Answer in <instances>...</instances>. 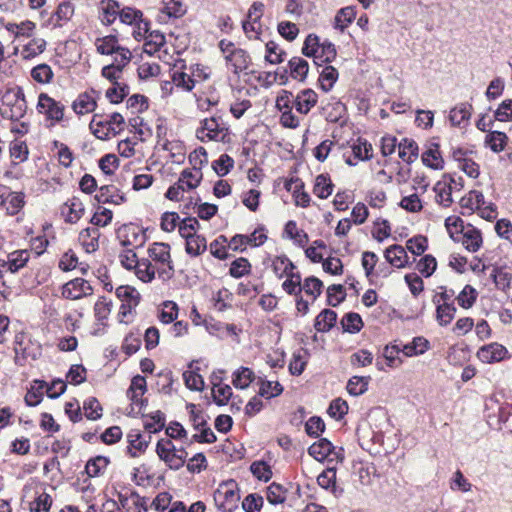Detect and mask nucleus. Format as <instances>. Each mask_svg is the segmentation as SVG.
I'll return each mask as SVG.
<instances>
[{
  "instance_id": "24",
  "label": "nucleus",
  "mask_w": 512,
  "mask_h": 512,
  "mask_svg": "<svg viewBox=\"0 0 512 512\" xmlns=\"http://www.w3.org/2000/svg\"><path fill=\"white\" fill-rule=\"evenodd\" d=\"M434 192L436 193V202L443 207H449L453 202L452 199V186L446 180V175L443 176V180L438 181L434 186Z\"/></svg>"
},
{
  "instance_id": "59",
  "label": "nucleus",
  "mask_w": 512,
  "mask_h": 512,
  "mask_svg": "<svg viewBox=\"0 0 512 512\" xmlns=\"http://www.w3.org/2000/svg\"><path fill=\"white\" fill-rule=\"evenodd\" d=\"M151 419V421H146L144 423V428L149 433H157L161 431L165 426V415L160 410H157L150 415H147Z\"/></svg>"
},
{
  "instance_id": "3",
  "label": "nucleus",
  "mask_w": 512,
  "mask_h": 512,
  "mask_svg": "<svg viewBox=\"0 0 512 512\" xmlns=\"http://www.w3.org/2000/svg\"><path fill=\"white\" fill-rule=\"evenodd\" d=\"M228 134L221 116H212L200 121V126L196 129L195 136L201 142L217 141L224 142Z\"/></svg>"
},
{
  "instance_id": "4",
  "label": "nucleus",
  "mask_w": 512,
  "mask_h": 512,
  "mask_svg": "<svg viewBox=\"0 0 512 512\" xmlns=\"http://www.w3.org/2000/svg\"><path fill=\"white\" fill-rule=\"evenodd\" d=\"M239 500V490L233 480L221 484L214 492L215 504L222 512H233L238 507Z\"/></svg>"
},
{
  "instance_id": "15",
  "label": "nucleus",
  "mask_w": 512,
  "mask_h": 512,
  "mask_svg": "<svg viewBox=\"0 0 512 512\" xmlns=\"http://www.w3.org/2000/svg\"><path fill=\"white\" fill-rule=\"evenodd\" d=\"M318 96L312 89H304L300 91L294 98L293 106L296 111L301 114H308L310 110L316 105Z\"/></svg>"
},
{
  "instance_id": "25",
  "label": "nucleus",
  "mask_w": 512,
  "mask_h": 512,
  "mask_svg": "<svg viewBox=\"0 0 512 512\" xmlns=\"http://www.w3.org/2000/svg\"><path fill=\"white\" fill-rule=\"evenodd\" d=\"M100 20L105 25L112 24L119 17L120 5L115 0H102Z\"/></svg>"
},
{
  "instance_id": "27",
  "label": "nucleus",
  "mask_w": 512,
  "mask_h": 512,
  "mask_svg": "<svg viewBox=\"0 0 512 512\" xmlns=\"http://www.w3.org/2000/svg\"><path fill=\"white\" fill-rule=\"evenodd\" d=\"M398 149L399 157L407 164L418 158V145L413 139L403 138L398 144Z\"/></svg>"
},
{
  "instance_id": "56",
  "label": "nucleus",
  "mask_w": 512,
  "mask_h": 512,
  "mask_svg": "<svg viewBox=\"0 0 512 512\" xmlns=\"http://www.w3.org/2000/svg\"><path fill=\"white\" fill-rule=\"evenodd\" d=\"M283 392V387L279 382L260 380L259 395L267 399L279 396Z\"/></svg>"
},
{
  "instance_id": "36",
  "label": "nucleus",
  "mask_w": 512,
  "mask_h": 512,
  "mask_svg": "<svg viewBox=\"0 0 512 512\" xmlns=\"http://www.w3.org/2000/svg\"><path fill=\"white\" fill-rule=\"evenodd\" d=\"M317 482H318L319 486H321L322 488H324L326 490H331V492L335 496H338L342 492V490H340L338 493V490H337L336 469L335 468H327L326 470H324L317 477Z\"/></svg>"
},
{
  "instance_id": "5",
  "label": "nucleus",
  "mask_w": 512,
  "mask_h": 512,
  "mask_svg": "<svg viewBox=\"0 0 512 512\" xmlns=\"http://www.w3.org/2000/svg\"><path fill=\"white\" fill-rule=\"evenodd\" d=\"M149 257L163 265L164 267L158 268V275L160 278L166 280L171 279L174 275V267L171 261L170 245L163 242H154L148 248Z\"/></svg>"
},
{
  "instance_id": "2",
  "label": "nucleus",
  "mask_w": 512,
  "mask_h": 512,
  "mask_svg": "<svg viewBox=\"0 0 512 512\" xmlns=\"http://www.w3.org/2000/svg\"><path fill=\"white\" fill-rule=\"evenodd\" d=\"M302 53L306 57L313 58L314 64L322 66L332 62L337 55L335 45L329 41L320 43L319 37L315 34H309L303 44Z\"/></svg>"
},
{
  "instance_id": "43",
  "label": "nucleus",
  "mask_w": 512,
  "mask_h": 512,
  "mask_svg": "<svg viewBox=\"0 0 512 512\" xmlns=\"http://www.w3.org/2000/svg\"><path fill=\"white\" fill-rule=\"evenodd\" d=\"M507 136L500 131H492L485 137V144L495 153L505 149Z\"/></svg>"
},
{
  "instance_id": "42",
  "label": "nucleus",
  "mask_w": 512,
  "mask_h": 512,
  "mask_svg": "<svg viewBox=\"0 0 512 512\" xmlns=\"http://www.w3.org/2000/svg\"><path fill=\"white\" fill-rule=\"evenodd\" d=\"M109 463V458L96 456L87 462L85 466L86 473L89 477H97L107 468Z\"/></svg>"
},
{
  "instance_id": "53",
  "label": "nucleus",
  "mask_w": 512,
  "mask_h": 512,
  "mask_svg": "<svg viewBox=\"0 0 512 512\" xmlns=\"http://www.w3.org/2000/svg\"><path fill=\"white\" fill-rule=\"evenodd\" d=\"M228 239L224 235L218 236L210 243V253L219 260H225L229 257L227 252Z\"/></svg>"
},
{
  "instance_id": "64",
  "label": "nucleus",
  "mask_w": 512,
  "mask_h": 512,
  "mask_svg": "<svg viewBox=\"0 0 512 512\" xmlns=\"http://www.w3.org/2000/svg\"><path fill=\"white\" fill-rule=\"evenodd\" d=\"M251 473L261 481H269L272 477L270 466L264 461H255L250 466Z\"/></svg>"
},
{
  "instance_id": "44",
  "label": "nucleus",
  "mask_w": 512,
  "mask_h": 512,
  "mask_svg": "<svg viewBox=\"0 0 512 512\" xmlns=\"http://www.w3.org/2000/svg\"><path fill=\"white\" fill-rule=\"evenodd\" d=\"M251 264L247 258L240 257L235 259L229 268V275L235 279H239L243 276L251 273Z\"/></svg>"
},
{
  "instance_id": "8",
  "label": "nucleus",
  "mask_w": 512,
  "mask_h": 512,
  "mask_svg": "<svg viewBox=\"0 0 512 512\" xmlns=\"http://www.w3.org/2000/svg\"><path fill=\"white\" fill-rule=\"evenodd\" d=\"M118 238L123 247L132 248L142 247L146 240L144 231L133 224L122 226L118 230Z\"/></svg>"
},
{
  "instance_id": "20",
  "label": "nucleus",
  "mask_w": 512,
  "mask_h": 512,
  "mask_svg": "<svg viewBox=\"0 0 512 512\" xmlns=\"http://www.w3.org/2000/svg\"><path fill=\"white\" fill-rule=\"evenodd\" d=\"M484 204V195L477 190H471L460 200V206L463 210L462 214H471L475 210H480Z\"/></svg>"
},
{
  "instance_id": "60",
  "label": "nucleus",
  "mask_w": 512,
  "mask_h": 512,
  "mask_svg": "<svg viewBox=\"0 0 512 512\" xmlns=\"http://www.w3.org/2000/svg\"><path fill=\"white\" fill-rule=\"evenodd\" d=\"M83 410L89 420H98L102 416V407L95 397H89L84 401Z\"/></svg>"
},
{
  "instance_id": "32",
  "label": "nucleus",
  "mask_w": 512,
  "mask_h": 512,
  "mask_svg": "<svg viewBox=\"0 0 512 512\" xmlns=\"http://www.w3.org/2000/svg\"><path fill=\"white\" fill-rule=\"evenodd\" d=\"M308 356V351L304 348L295 351L289 363V372L295 376L301 375L305 370Z\"/></svg>"
},
{
  "instance_id": "31",
  "label": "nucleus",
  "mask_w": 512,
  "mask_h": 512,
  "mask_svg": "<svg viewBox=\"0 0 512 512\" xmlns=\"http://www.w3.org/2000/svg\"><path fill=\"white\" fill-rule=\"evenodd\" d=\"M334 185L328 174H320L315 179L313 193L321 198H328L333 192Z\"/></svg>"
},
{
  "instance_id": "57",
  "label": "nucleus",
  "mask_w": 512,
  "mask_h": 512,
  "mask_svg": "<svg viewBox=\"0 0 512 512\" xmlns=\"http://www.w3.org/2000/svg\"><path fill=\"white\" fill-rule=\"evenodd\" d=\"M301 287L307 295L312 296L314 301L322 293L323 282L315 276H310L304 280V283L301 285Z\"/></svg>"
},
{
  "instance_id": "29",
  "label": "nucleus",
  "mask_w": 512,
  "mask_h": 512,
  "mask_svg": "<svg viewBox=\"0 0 512 512\" xmlns=\"http://www.w3.org/2000/svg\"><path fill=\"white\" fill-rule=\"evenodd\" d=\"M186 240V253L192 257L201 255L207 249V241L203 235H194L184 238Z\"/></svg>"
},
{
  "instance_id": "35",
  "label": "nucleus",
  "mask_w": 512,
  "mask_h": 512,
  "mask_svg": "<svg viewBox=\"0 0 512 512\" xmlns=\"http://www.w3.org/2000/svg\"><path fill=\"white\" fill-rule=\"evenodd\" d=\"M370 376H353L349 379L346 389L352 396H360L368 390Z\"/></svg>"
},
{
  "instance_id": "30",
  "label": "nucleus",
  "mask_w": 512,
  "mask_h": 512,
  "mask_svg": "<svg viewBox=\"0 0 512 512\" xmlns=\"http://www.w3.org/2000/svg\"><path fill=\"white\" fill-rule=\"evenodd\" d=\"M47 383L43 380H34L31 388L27 391L25 395V403L27 406H37L43 399V391Z\"/></svg>"
},
{
  "instance_id": "33",
  "label": "nucleus",
  "mask_w": 512,
  "mask_h": 512,
  "mask_svg": "<svg viewBox=\"0 0 512 512\" xmlns=\"http://www.w3.org/2000/svg\"><path fill=\"white\" fill-rule=\"evenodd\" d=\"M339 73L337 69L331 65L323 67L319 75L320 88L324 92H329L338 79Z\"/></svg>"
},
{
  "instance_id": "63",
  "label": "nucleus",
  "mask_w": 512,
  "mask_h": 512,
  "mask_svg": "<svg viewBox=\"0 0 512 512\" xmlns=\"http://www.w3.org/2000/svg\"><path fill=\"white\" fill-rule=\"evenodd\" d=\"M275 274L282 278L285 274H288V270L295 269L293 262L285 255L277 256L272 263Z\"/></svg>"
},
{
  "instance_id": "47",
  "label": "nucleus",
  "mask_w": 512,
  "mask_h": 512,
  "mask_svg": "<svg viewBox=\"0 0 512 512\" xmlns=\"http://www.w3.org/2000/svg\"><path fill=\"white\" fill-rule=\"evenodd\" d=\"M117 38L113 35H109L103 37L101 39H97L96 46L97 51L102 55H111L116 53L122 48L117 44Z\"/></svg>"
},
{
  "instance_id": "1",
  "label": "nucleus",
  "mask_w": 512,
  "mask_h": 512,
  "mask_svg": "<svg viewBox=\"0 0 512 512\" xmlns=\"http://www.w3.org/2000/svg\"><path fill=\"white\" fill-rule=\"evenodd\" d=\"M27 104L21 87L9 88L0 100V114L3 118L18 121L26 113Z\"/></svg>"
},
{
  "instance_id": "52",
  "label": "nucleus",
  "mask_w": 512,
  "mask_h": 512,
  "mask_svg": "<svg viewBox=\"0 0 512 512\" xmlns=\"http://www.w3.org/2000/svg\"><path fill=\"white\" fill-rule=\"evenodd\" d=\"M491 277L497 288L506 290L510 286L512 274L506 267H495L492 270Z\"/></svg>"
},
{
  "instance_id": "21",
  "label": "nucleus",
  "mask_w": 512,
  "mask_h": 512,
  "mask_svg": "<svg viewBox=\"0 0 512 512\" xmlns=\"http://www.w3.org/2000/svg\"><path fill=\"white\" fill-rule=\"evenodd\" d=\"M100 231L97 227H88L79 233V241L87 253L99 248Z\"/></svg>"
},
{
  "instance_id": "38",
  "label": "nucleus",
  "mask_w": 512,
  "mask_h": 512,
  "mask_svg": "<svg viewBox=\"0 0 512 512\" xmlns=\"http://www.w3.org/2000/svg\"><path fill=\"white\" fill-rule=\"evenodd\" d=\"M289 68L291 77L299 81H304L309 71L308 62L301 57L291 58Z\"/></svg>"
},
{
  "instance_id": "46",
  "label": "nucleus",
  "mask_w": 512,
  "mask_h": 512,
  "mask_svg": "<svg viewBox=\"0 0 512 512\" xmlns=\"http://www.w3.org/2000/svg\"><path fill=\"white\" fill-rule=\"evenodd\" d=\"M65 208L68 209L66 221L69 223H76L84 213V205L81 200L76 197H73L69 202L65 203Z\"/></svg>"
},
{
  "instance_id": "50",
  "label": "nucleus",
  "mask_w": 512,
  "mask_h": 512,
  "mask_svg": "<svg viewBox=\"0 0 512 512\" xmlns=\"http://www.w3.org/2000/svg\"><path fill=\"white\" fill-rule=\"evenodd\" d=\"M74 14V7L71 3L63 2L57 7V10L52 16L55 26L61 27L63 22H67Z\"/></svg>"
},
{
  "instance_id": "41",
  "label": "nucleus",
  "mask_w": 512,
  "mask_h": 512,
  "mask_svg": "<svg viewBox=\"0 0 512 512\" xmlns=\"http://www.w3.org/2000/svg\"><path fill=\"white\" fill-rule=\"evenodd\" d=\"M463 245L470 252H476L482 244L480 231L474 228H468L463 232Z\"/></svg>"
},
{
  "instance_id": "55",
  "label": "nucleus",
  "mask_w": 512,
  "mask_h": 512,
  "mask_svg": "<svg viewBox=\"0 0 512 512\" xmlns=\"http://www.w3.org/2000/svg\"><path fill=\"white\" fill-rule=\"evenodd\" d=\"M346 298L343 285L333 284L327 288V304L332 307L338 306Z\"/></svg>"
},
{
  "instance_id": "34",
  "label": "nucleus",
  "mask_w": 512,
  "mask_h": 512,
  "mask_svg": "<svg viewBox=\"0 0 512 512\" xmlns=\"http://www.w3.org/2000/svg\"><path fill=\"white\" fill-rule=\"evenodd\" d=\"M472 105L469 103H461L452 108L449 113V119L454 126H460L463 122L468 121L471 117Z\"/></svg>"
},
{
  "instance_id": "14",
  "label": "nucleus",
  "mask_w": 512,
  "mask_h": 512,
  "mask_svg": "<svg viewBox=\"0 0 512 512\" xmlns=\"http://www.w3.org/2000/svg\"><path fill=\"white\" fill-rule=\"evenodd\" d=\"M89 128L93 135L100 140H107L110 135H117L118 131L115 127L110 126L106 119L99 114H95L89 124Z\"/></svg>"
},
{
  "instance_id": "16",
  "label": "nucleus",
  "mask_w": 512,
  "mask_h": 512,
  "mask_svg": "<svg viewBox=\"0 0 512 512\" xmlns=\"http://www.w3.org/2000/svg\"><path fill=\"white\" fill-rule=\"evenodd\" d=\"M5 187H0V204L5 205L6 211L9 215H16L24 206V194L22 192H9L7 196L2 192Z\"/></svg>"
},
{
  "instance_id": "62",
  "label": "nucleus",
  "mask_w": 512,
  "mask_h": 512,
  "mask_svg": "<svg viewBox=\"0 0 512 512\" xmlns=\"http://www.w3.org/2000/svg\"><path fill=\"white\" fill-rule=\"evenodd\" d=\"M31 77L38 83H49L53 78V71L47 64H39L31 70Z\"/></svg>"
},
{
  "instance_id": "13",
  "label": "nucleus",
  "mask_w": 512,
  "mask_h": 512,
  "mask_svg": "<svg viewBox=\"0 0 512 512\" xmlns=\"http://www.w3.org/2000/svg\"><path fill=\"white\" fill-rule=\"evenodd\" d=\"M225 60L231 65L234 74L239 75L251 64L248 52L241 48H233V51L225 56Z\"/></svg>"
},
{
  "instance_id": "11",
  "label": "nucleus",
  "mask_w": 512,
  "mask_h": 512,
  "mask_svg": "<svg viewBox=\"0 0 512 512\" xmlns=\"http://www.w3.org/2000/svg\"><path fill=\"white\" fill-rule=\"evenodd\" d=\"M116 296L123 302L121 312L126 315L132 308H135L141 299L140 293L132 286L122 285L116 289Z\"/></svg>"
},
{
  "instance_id": "23",
  "label": "nucleus",
  "mask_w": 512,
  "mask_h": 512,
  "mask_svg": "<svg viewBox=\"0 0 512 512\" xmlns=\"http://www.w3.org/2000/svg\"><path fill=\"white\" fill-rule=\"evenodd\" d=\"M337 321V313L331 309L322 310L315 318L314 328L317 332L330 331Z\"/></svg>"
},
{
  "instance_id": "54",
  "label": "nucleus",
  "mask_w": 512,
  "mask_h": 512,
  "mask_svg": "<svg viewBox=\"0 0 512 512\" xmlns=\"http://www.w3.org/2000/svg\"><path fill=\"white\" fill-rule=\"evenodd\" d=\"M477 299V291L471 285H465L462 291L456 297V300L464 309L471 308Z\"/></svg>"
},
{
  "instance_id": "12",
  "label": "nucleus",
  "mask_w": 512,
  "mask_h": 512,
  "mask_svg": "<svg viewBox=\"0 0 512 512\" xmlns=\"http://www.w3.org/2000/svg\"><path fill=\"white\" fill-rule=\"evenodd\" d=\"M126 438L128 442L126 452L132 458H136L139 456V454L144 453L148 448L149 442L151 440V436H148V438L145 439L141 432L136 429L131 430L127 434Z\"/></svg>"
},
{
  "instance_id": "6",
  "label": "nucleus",
  "mask_w": 512,
  "mask_h": 512,
  "mask_svg": "<svg viewBox=\"0 0 512 512\" xmlns=\"http://www.w3.org/2000/svg\"><path fill=\"white\" fill-rule=\"evenodd\" d=\"M310 456L315 458L317 461H343L344 454L343 449L337 448L326 438H321L319 441L313 443L308 448Z\"/></svg>"
},
{
  "instance_id": "48",
  "label": "nucleus",
  "mask_w": 512,
  "mask_h": 512,
  "mask_svg": "<svg viewBox=\"0 0 512 512\" xmlns=\"http://www.w3.org/2000/svg\"><path fill=\"white\" fill-rule=\"evenodd\" d=\"M343 330L348 333H357L363 327V321L358 313H347L341 320Z\"/></svg>"
},
{
  "instance_id": "10",
  "label": "nucleus",
  "mask_w": 512,
  "mask_h": 512,
  "mask_svg": "<svg viewBox=\"0 0 512 512\" xmlns=\"http://www.w3.org/2000/svg\"><path fill=\"white\" fill-rule=\"evenodd\" d=\"M508 350L497 342L490 343L482 346L478 352L477 357L483 363H494L502 361L506 358Z\"/></svg>"
},
{
  "instance_id": "51",
  "label": "nucleus",
  "mask_w": 512,
  "mask_h": 512,
  "mask_svg": "<svg viewBox=\"0 0 512 512\" xmlns=\"http://www.w3.org/2000/svg\"><path fill=\"white\" fill-rule=\"evenodd\" d=\"M134 270L138 279L145 283L151 282L155 277V269L149 259H141Z\"/></svg>"
},
{
  "instance_id": "17",
  "label": "nucleus",
  "mask_w": 512,
  "mask_h": 512,
  "mask_svg": "<svg viewBox=\"0 0 512 512\" xmlns=\"http://www.w3.org/2000/svg\"><path fill=\"white\" fill-rule=\"evenodd\" d=\"M438 143L431 142L426 151L422 154V162L425 166L434 170H440L444 167V160L441 156Z\"/></svg>"
},
{
  "instance_id": "39",
  "label": "nucleus",
  "mask_w": 512,
  "mask_h": 512,
  "mask_svg": "<svg viewBox=\"0 0 512 512\" xmlns=\"http://www.w3.org/2000/svg\"><path fill=\"white\" fill-rule=\"evenodd\" d=\"M346 107L340 101L327 104L323 107L325 119L331 123L339 122L345 115Z\"/></svg>"
},
{
  "instance_id": "40",
  "label": "nucleus",
  "mask_w": 512,
  "mask_h": 512,
  "mask_svg": "<svg viewBox=\"0 0 512 512\" xmlns=\"http://www.w3.org/2000/svg\"><path fill=\"white\" fill-rule=\"evenodd\" d=\"M456 313V307L453 302L446 304H437L436 319L441 326H447L451 323Z\"/></svg>"
},
{
  "instance_id": "19",
  "label": "nucleus",
  "mask_w": 512,
  "mask_h": 512,
  "mask_svg": "<svg viewBox=\"0 0 512 512\" xmlns=\"http://www.w3.org/2000/svg\"><path fill=\"white\" fill-rule=\"evenodd\" d=\"M285 188L286 190L293 192V197L297 206L303 208L309 206L311 198L309 194L304 191V183L300 179H290L285 183Z\"/></svg>"
},
{
  "instance_id": "22",
  "label": "nucleus",
  "mask_w": 512,
  "mask_h": 512,
  "mask_svg": "<svg viewBox=\"0 0 512 512\" xmlns=\"http://www.w3.org/2000/svg\"><path fill=\"white\" fill-rule=\"evenodd\" d=\"M29 260V252L27 250H20L10 253L7 261H2L1 267L6 268L11 273L17 272L24 267Z\"/></svg>"
},
{
  "instance_id": "9",
  "label": "nucleus",
  "mask_w": 512,
  "mask_h": 512,
  "mask_svg": "<svg viewBox=\"0 0 512 512\" xmlns=\"http://www.w3.org/2000/svg\"><path fill=\"white\" fill-rule=\"evenodd\" d=\"M93 289L91 285L83 278H75L67 282L62 288V295L66 299L77 300L91 295Z\"/></svg>"
},
{
  "instance_id": "58",
  "label": "nucleus",
  "mask_w": 512,
  "mask_h": 512,
  "mask_svg": "<svg viewBox=\"0 0 512 512\" xmlns=\"http://www.w3.org/2000/svg\"><path fill=\"white\" fill-rule=\"evenodd\" d=\"M287 489L278 483H271L267 488V500L271 504H281L286 500Z\"/></svg>"
},
{
  "instance_id": "61",
  "label": "nucleus",
  "mask_w": 512,
  "mask_h": 512,
  "mask_svg": "<svg viewBox=\"0 0 512 512\" xmlns=\"http://www.w3.org/2000/svg\"><path fill=\"white\" fill-rule=\"evenodd\" d=\"M178 227L180 236L187 238L188 235H197V231L200 228V223L195 217H187L179 223Z\"/></svg>"
},
{
  "instance_id": "7",
  "label": "nucleus",
  "mask_w": 512,
  "mask_h": 512,
  "mask_svg": "<svg viewBox=\"0 0 512 512\" xmlns=\"http://www.w3.org/2000/svg\"><path fill=\"white\" fill-rule=\"evenodd\" d=\"M64 105L46 93H41L38 97L37 110L44 114L47 119L59 122L64 116Z\"/></svg>"
},
{
  "instance_id": "49",
  "label": "nucleus",
  "mask_w": 512,
  "mask_h": 512,
  "mask_svg": "<svg viewBox=\"0 0 512 512\" xmlns=\"http://www.w3.org/2000/svg\"><path fill=\"white\" fill-rule=\"evenodd\" d=\"M202 172L199 169H184L180 174V182H183L187 190L198 187L202 180Z\"/></svg>"
},
{
  "instance_id": "45",
  "label": "nucleus",
  "mask_w": 512,
  "mask_h": 512,
  "mask_svg": "<svg viewBox=\"0 0 512 512\" xmlns=\"http://www.w3.org/2000/svg\"><path fill=\"white\" fill-rule=\"evenodd\" d=\"M355 16L356 13L353 7L349 6L340 9L335 16L334 27L343 32L353 22Z\"/></svg>"
},
{
  "instance_id": "18",
  "label": "nucleus",
  "mask_w": 512,
  "mask_h": 512,
  "mask_svg": "<svg viewBox=\"0 0 512 512\" xmlns=\"http://www.w3.org/2000/svg\"><path fill=\"white\" fill-rule=\"evenodd\" d=\"M95 93L96 91L93 89L90 92L81 93L72 104L74 112L79 115L93 112L97 107L96 100L92 95Z\"/></svg>"
},
{
  "instance_id": "26",
  "label": "nucleus",
  "mask_w": 512,
  "mask_h": 512,
  "mask_svg": "<svg viewBox=\"0 0 512 512\" xmlns=\"http://www.w3.org/2000/svg\"><path fill=\"white\" fill-rule=\"evenodd\" d=\"M221 378L213 377L212 378V395L215 403L219 406L226 405L229 401V399L232 397V389L229 385L221 383Z\"/></svg>"
},
{
  "instance_id": "28",
  "label": "nucleus",
  "mask_w": 512,
  "mask_h": 512,
  "mask_svg": "<svg viewBox=\"0 0 512 512\" xmlns=\"http://www.w3.org/2000/svg\"><path fill=\"white\" fill-rule=\"evenodd\" d=\"M385 258L391 265L402 268L407 262L406 250L400 245H392L385 250Z\"/></svg>"
},
{
  "instance_id": "37",
  "label": "nucleus",
  "mask_w": 512,
  "mask_h": 512,
  "mask_svg": "<svg viewBox=\"0 0 512 512\" xmlns=\"http://www.w3.org/2000/svg\"><path fill=\"white\" fill-rule=\"evenodd\" d=\"M255 379L254 372L248 367H240L233 373V385L238 389H246Z\"/></svg>"
}]
</instances>
